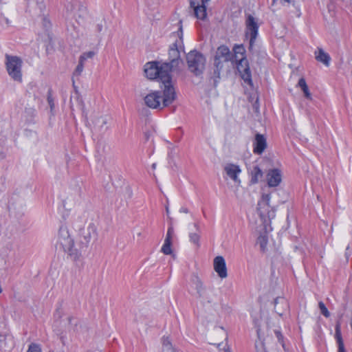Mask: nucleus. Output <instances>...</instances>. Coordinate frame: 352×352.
<instances>
[{"label": "nucleus", "instance_id": "f257e3e1", "mask_svg": "<svg viewBox=\"0 0 352 352\" xmlns=\"http://www.w3.org/2000/svg\"><path fill=\"white\" fill-rule=\"evenodd\" d=\"M97 236L96 228L94 224H89L82 233L79 244H75L67 228L61 227L58 235V244L74 259H77L81 255L82 250L86 248L92 239Z\"/></svg>", "mask_w": 352, "mask_h": 352}, {"label": "nucleus", "instance_id": "f03ea898", "mask_svg": "<svg viewBox=\"0 0 352 352\" xmlns=\"http://www.w3.org/2000/svg\"><path fill=\"white\" fill-rule=\"evenodd\" d=\"M176 98L172 84L164 85L163 96L159 91H153L144 98V104L149 108L158 109L170 104Z\"/></svg>", "mask_w": 352, "mask_h": 352}, {"label": "nucleus", "instance_id": "7ed1b4c3", "mask_svg": "<svg viewBox=\"0 0 352 352\" xmlns=\"http://www.w3.org/2000/svg\"><path fill=\"white\" fill-rule=\"evenodd\" d=\"M170 68L167 63L151 62L145 65L144 72L151 80L159 78L163 85L172 84Z\"/></svg>", "mask_w": 352, "mask_h": 352}, {"label": "nucleus", "instance_id": "20e7f679", "mask_svg": "<svg viewBox=\"0 0 352 352\" xmlns=\"http://www.w3.org/2000/svg\"><path fill=\"white\" fill-rule=\"evenodd\" d=\"M177 35L179 39L176 40L174 43L170 46L169 50V58L170 63H168L170 66V72H172L182 62L180 58V50H183V31L182 21L178 22V31Z\"/></svg>", "mask_w": 352, "mask_h": 352}, {"label": "nucleus", "instance_id": "39448f33", "mask_svg": "<svg viewBox=\"0 0 352 352\" xmlns=\"http://www.w3.org/2000/svg\"><path fill=\"white\" fill-rule=\"evenodd\" d=\"M188 69L195 76L202 74L206 66V58L200 52L192 50L186 55Z\"/></svg>", "mask_w": 352, "mask_h": 352}, {"label": "nucleus", "instance_id": "423d86ee", "mask_svg": "<svg viewBox=\"0 0 352 352\" xmlns=\"http://www.w3.org/2000/svg\"><path fill=\"white\" fill-rule=\"evenodd\" d=\"M6 69L9 76L15 81H22V60L16 56L6 55Z\"/></svg>", "mask_w": 352, "mask_h": 352}, {"label": "nucleus", "instance_id": "0eeeda50", "mask_svg": "<svg viewBox=\"0 0 352 352\" xmlns=\"http://www.w3.org/2000/svg\"><path fill=\"white\" fill-rule=\"evenodd\" d=\"M192 281L201 302L203 305L212 303L214 300V289L205 287L202 281L197 276H195Z\"/></svg>", "mask_w": 352, "mask_h": 352}, {"label": "nucleus", "instance_id": "6e6552de", "mask_svg": "<svg viewBox=\"0 0 352 352\" xmlns=\"http://www.w3.org/2000/svg\"><path fill=\"white\" fill-rule=\"evenodd\" d=\"M232 58L233 54L227 46H219L216 51L214 59V65L216 67L214 72L217 73L219 76L220 71L223 67V64L229 61H232Z\"/></svg>", "mask_w": 352, "mask_h": 352}, {"label": "nucleus", "instance_id": "1a4fd4ad", "mask_svg": "<svg viewBox=\"0 0 352 352\" xmlns=\"http://www.w3.org/2000/svg\"><path fill=\"white\" fill-rule=\"evenodd\" d=\"M258 26L254 18L249 15L246 20V36L250 38V45L252 46L258 34Z\"/></svg>", "mask_w": 352, "mask_h": 352}, {"label": "nucleus", "instance_id": "9d476101", "mask_svg": "<svg viewBox=\"0 0 352 352\" xmlns=\"http://www.w3.org/2000/svg\"><path fill=\"white\" fill-rule=\"evenodd\" d=\"M237 69L241 73V78L243 80L249 85L252 84L251 72L248 65V60L245 58H241L237 65Z\"/></svg>", "mask_w": 352, "mask_h": 352}, {"label": "nucleus", "instance_id": "9b49d317", "mask_svg": "<svg viewBox=\"0 0 352 352\" xmlns=\"http://www.w3.org/2000/svg\"><path fill=\"white\" fill-rule=\"evenodd\" d=\"M214 270L218 276L221 278H225L228 276L227 268L225 259L221 256H218L214 259Z\"/></svg>", "mask_w": 352, "mask_h": 352}, {"label": "nucleus", "instance_id": "f8f14e48", "mask_svg": "<svg viewBox=\"0 0 352 352\" xmlns=\"http://www.w3.org/2000/svg\"><path fill=\"white\" fill-rule=\"evenodd\" d=\"M267 184L270 187L278 186L282 180L281 173L278 169H272L267 175Z\"/></svg>", "mask_w": 352, "mask_h": 352}, {"label": "nucleus", "instance_id": "ddd939ff", "mask_svg": "<svg viewBox=\"0 0 352 352\" xmlns=\"http://www.w3.org/2000/svg\"><path fill=\"white\" fill-rule=\"evenodd\" d=\"M266 146L267 142L265 138L263 135L256 134L254 142V153L260 155L264 151Z\"/></svg>", "mask_w": 352, "mask_h": 352}, {"label": "nucleus", "instance_id": "4468645a", "mask_svg": "<svg viewBox=\"0 0 352 352\" xmlns=\"http://www.w3.org/2000/svg\"><path fill=\"white\" fill-rule=\"evenodd\" d=\"M201 5H199V3L196 4L195 2L190 1V6L194 9V12H195V16L199 19L204 20L206 19V15H207L206 7L205 6V3H206L207 2H204L203 0H201Z\"/></svg>", "mask_w": 352, "mask_h": 352}, {"label": "nucleus", "instance_id": "2eb2a0df", "mask_svg": "<svg viewBox=\"0 0 352 352\" xmlns=\"http://www.w3.org/2000/svg\"><path fill=\"white\" fill-rule=\"evenodd\" d=\"M224 170L227 175L235 182H240L238 175L241 173V169L239 166L229 164L224 167Z\"/></svg>", "mask_w": 352, "mask_h": 352}, {"label": "nucleus", "instance_id": "dca6fc26", "mask_svg": "<svg viewBox=\"0 0 352 352\" xmlns=\"http://www.w3.org/2000/svg\"><path fill=\"white\" fill-rule=\"evenodd\" d=\"M288 307V302L285 298L278 297L274 300V309L279 316H283L287 311Z\"/></svg>", "mask_w": 352, "mask_h": 352}, {"label": "nucleus", "instance_id": "f3484780", "mask_svg": "<svg viewBox=\"0 0 352 352\" xmlns=\"http://www.w3.org/2000/svg\"><path fill=\"white\" fill-rule=\"evenodd\" d=\"M315 58L318 61L322 63L325 66H329L331 57L322 48H318V50L315 52Z\"/></svg>", "mask_w": 352, "mask_h": 352}, {"label": "nucleus", "instance_id": "a211bd4d", "mask_svg": "<svg viewBox=\"0 0 352 352\" xmlns=\"http://www.w3.org/2000/svg\"><path fill=\"white\" fill-rule=\"evenodd\" d=\"M263 230H265L263 233H261L257 239V243L259 244L261 250L262 251H265L267 242H268V236L267 234L266 227L264 226Z\"/></svg>", "mask_w": 352, "mask_h": 352}, {"label": "nucleus", "instance_id": "6ab92c4d", "mask_svg": "<svg viewBox=\"0 0 352 352\" xmlns=\"http://www.w3.org/2000/svg\"><path fill=\"white\" fill-rule=\"evenodd\" d=\"M251 182L256 184L263 177V172L258 166H254L251 170Z\"/></svg>", "mask_w": 352, "mask_h": 352}, {"label": "nucleus", "instance_id": "aec40b11", "mask_svg": "<svg viewBox=\"0 0 352 352\" xmlns=\"http://www.w3.org/2000/svg\"><path fill=\"white\" fill-rule=\"evenodd\" d=\"M298 85L299 87L301 88L302 91L304 93V95H305V98H307L309 100H311L312 99L311 94L309 92L308 86H307V85L306 83L305 80L303 78H301L299 79L298 82Z\"/></svg>", "mask_w": 352, "mask_h": 352}, {"label": "nucleus", "instance_id": "412c9836", "mask_svg": "<svg viewBox=\"0 0 352 352\" xmlns=\"http://www.w3.org/2000/svg\"><path fill=\"white\" fill-rule=\"evenodd\" d=\"M195 227L197 232L195 233H190L189 238L191 243L195 244L197 248L199 247V239H200V230L199 226L197 223H195Z\"/></svg>", "mask_w": 352, "mask_h": 352}, {"label": "nucleus", "instance_id": "4be33fe9", "mask_svg": "<svg viewBox=\"0 0 352 352\" xmlns=\"http://www.w3.org/2000/svg\"><path fill=\"white\" fill-rule=\"evenodd\" d=\"M176 349L173 346L168 337L162 338V352H175Z\"/></svg>", "mask_w": 352, "mask_h": 352}, {"label": "nucleus", "instance_id": "5701e85b", "mask_svg": "<svg viewBox=\"0 0 352 352\" xmlns=\"http://www.w3.org/2000/svg\"><path fill=\"white\" fill-rule=\"evenodd\" d=\"M107 124V118L106 117H98L94 121V124L96 128L99 130H103L105 125Z\"/></svg>", "mask_w": 352, "mask_h": 352}, {"label": "nucleus", "instance_id": "b1692460", "mask_svg": "<svg viewBox=\"0 0 352 352\" xmlns=\"http://www.w3.org/2000/svg\"><path fill=\"white\" fill-rule=\"evenodd\" d=\"M335 336H336V340H337L338 348L339 347H344V342H343V340H342V336H341L340 328L339 325H337L336 327V335H335Z\"/></svg>", "mask_w": 352, "mask_h": 352}, {"label": "nucleus", "instance_id": "393cba45", "mask_svg": "<svg viewBox=\"0 0 352 352\" xmlns=\"http://www.w3.org/2000/svg\"><path fill=\"white\" fill-rule=\"evenodd\" d=\"M171 245V241L164 240V245L162 247V252L166 255L170 254L172 253Z\"/></svg>", "mask_w": 352, "mask_h": 352}, {"label": "nucleus", "instance_id": "a878e982", "mask_svg": "<svg viewBox=\"0 0 352 352\" xmlns=\"http://www.w3.org/2000/svg\"><path fill=\"white\" fill-rule=\"evenodd\" d=\"M94 55H95V52L93 51L85 52L80 55V56L79 57V60L85 63V62L88 58H92L94 56Z\"/></svg>", "mask_w": 352, "mask_h": 352}, {"label": "nucleus", "instance_id": "bb28decb", "mask_svg": "<svg viewBox=\"0 0 352 352\" xmlns=\"http://www.w3.org/2000/svg\"><path fill=\"white\" fill-rule=\"evenodd\" d=\"M67 322L69 325V329L71 330H74V331H76V327L77 325V322H78V319L77 318H75L72 316H68L67 318Z\"/></svg>", "mask_w": 352, "mask_h": 352}, {"label": "nucleus", "instance_id": "cd10ccee", "mask_svg": "<svg viewBox=\"0 0 352 352\" xmlns=\"http://www.w3.org/2000/svg\"><path fill=\"white\" fill-rule=\"evenodd\" d=\"M270 200V194H263L262 195V201L258 204L259 207L261 208V206L262 205H264V206L269 208Z\"/></svg>", "mask_w": 352, "mask_h": 352}, {"label": "nucleus", "instance_id": "c85d7f7f", "mask_svg": "<svg viewBox=\"0 0 352 352\" xmlns=\"http://www.w3.org/2000/svg\"><path fill=\"white\" fill-rule=\"evenodd\" d=\"M83 69H84V63L79 60L78 64L76 69L74 70L73 75L74 76H79L81 74V73L82 72Z\"/></svg>", "mask_w": 352, "mask_h": 352}, {"label": "nucleus", "instance_id": "c756f323", "mask_svg": "<svg viewBox=\"0 0 352 352\" xmlns=\"http://www.w3.org/2000/svg\"><path fill=\"white\" fill-rule=\"evenodd\" d=\"M318 307L320 310L321 314L324 316L325 317H329L330 316V314L326 307L325 305L322 302H319Z\"/></svg>", "mask_w": 352, "mask_h": 352}, {"label": "nucleus", "instance_id": "7c9ffc66", "mask_svg": "<svg viewBox=\"0 0 352 352\" xmlns=\"http://www.w3.org/2000/svg\"><path fill=\"white\" fill-rule=\"evenodd\" d=\"M174 235V229L173 226H170L168 228L166 236L165 238V240H168L169 241L172 242V239Z\"/></svg>", "mask_w": 352, "mask_h": 352}, {"label": "nucleus", "instance_id": "2f4dec72", "mask_svg": "<svg viewBox=\"0 0 352 352\" xmlns=\"http://www.w3.org/2000/svg\"><path fill=\"white\" fill-rule=\"evenodd\" d=\"M28 352H41V350L38 345L32 344L30 345Z\"/></svg>", "mask_w": 352, "mask_h": 352}, {"label": "nucleus", "instance_id": "473e14b6", "mask_svg": "<svg viewBox=\"0 0 352 352\" xmlns=\"http://www.w3.org/2000/svg\"><path fill=\"white\" fill-rule=\"evenodd\" d=\"M47 102L50 107L51 111H52L53 109L54 108V99L52 97V95L50 92L48 93V96H47Z\"/></svg>", "mask_w": 352, "mask_h": 352}, {"label": "nucleus", "instance_id": "72a5a7b5", "mask_svg": "<svg viewBox=\"0 0 352 352\" xmlns=\"http://www.w3.org/2000/svg\"><path fill=\"white\" fill-rule=\"evenodd\" d=\"M234 51L235 54H241V55H243L244 48L243 46L236 45L234 47Z\"/></svg>", "mask_w": 352, "mask_h": 352}, {"label": "nucleus", "instance_id": "f704fd0d", "mask_svg": "<svg viewBox=\"0 0 352 352\" xmlns=\"http://www.w3.org/2000/svg\"><path fill=\"white\" fill-rule=\"evenodd\" d=\"M78 3L77 1H75L71 6V7L69 8V6H67V11L69 12H72L74 10V6H78Z\"/></svg>", "mask_w": 352, "mask_h": 352}, {"label": "nucleus", "instance_id": "c9c22d12", "mask_svg": "<svg viewBox=\"0 0 352 352\" xmlns=\"http://www.w3.org/2000/svg\"><path fill=\"white\" fill-rule=\"evenodd\" d=\"M179 212H184V213H188V210L186 208L182 207V208H180Z\"/></svg>", "mask_w": 352, "mask_h": 352}, {"label": "nucleus", "instance_id": "e433bc0d", "mask_svg": "<svg viewBox=\"0 0 352 352\" xmlns=\"http://www.w3.org/2000/svg\"><path fill=\"white\" fill-rule=\"evenodd\" d=\"M338 352H346L344 347H339L338 349Z\"/></svg>", "mask_w": 352, "mask_h": 352}, {"label": "nucleus", "instance_id": "4c0bfd02", "mask_svg": "<svg viewBox=\"0 0 352 352\" xmlns=\"http://www.w3.org/2000/svg\"><path fill=\"white\" fill-rule=\"evenodd\" d=\"M285 1L288 2V3L289 2V0H285ZM276 0H273L272 5L273 6L276 3Z\"/></svg>", "mask_w": 352, "mask_h": 352}, {"label": "nucleus", "instance_id": "58836bf2", "mask_svg": "<svg viewBox=\"0 0 352 352\" xmlns=\"http://www.w3.org/2000/svg\"><path fill=\"white\" fill-rule=\"evenodd\" d=\"M98 31L100 32L102 30V25H98Z\"/></svg>", "mask_w": 352, "mask_h": 352}, {"label": "nucleus", "instance_id": "ea45409f", "mask_svg": "<svg viewBox=\"0 0 352 352\" xmlns=\"http://www.w3.org/2000/svg\"><path fill=\"white\" fill-rule=\"evenodd\" d=\"M258 210H260V208ZM259 212H260V215L263 217L264 216V214L261 210H259Z\"/></svg>", "mask_w": 352, "mask_h": 352}, {"label": "nucleus", "instance_id": "a19ab883", "mask_svg": "<svg viewBox=\"0 0 352 352\" xmlns=\"http://www.w3.org/2000/svg\"><path fill=\"white\" fill-rule=\"evenodd\" d=\"M166 212H167V213H168V212H169V210H168V207H166Z\"/></svg>", "mask_w": 352, "mask_h": 352}, {"label": "nucleus", "instance_id": "79ce46f5", "mask_svg": "<svg viewBox=\"0 0 352 352\" xmlns=\"http://www.w3.org/2000/svg\"><path fill=\"white\" fill-rule=\"evenodd\" d=\"M155 166H156V164H153L152 165V166H153V168H155Z\"/></svg>", "mask_w": 352, "mask_h": 352}, {"label": "nucleus", "instance_id": "37998d69", "mask_svg": "<svg viewBox=\"0 0 352 352\" xmlns=\"http://www.w3.org/2000/svg\"><path fill=\"white\" fill-rule=\"evenodd\" d=\"M203 1H204V2H208V1H209L210 0H203Z\"/></svg>", "mask_w": 352, "mask_h": 352}, {"label": "nucleus", "instance_id": "c03bdc74", "mask_svg": "<svg viewBox=\"0 0 352 352\" xmlns=\"http://www.w3.org/2000/svg\"><path fill=\"white\" fill-rule=\"evenodd\" d=\"M175 352H178V351H177V350H176Z\"/></svg>", "mask_w": 352, "mask_h": 352}]
</instances>
